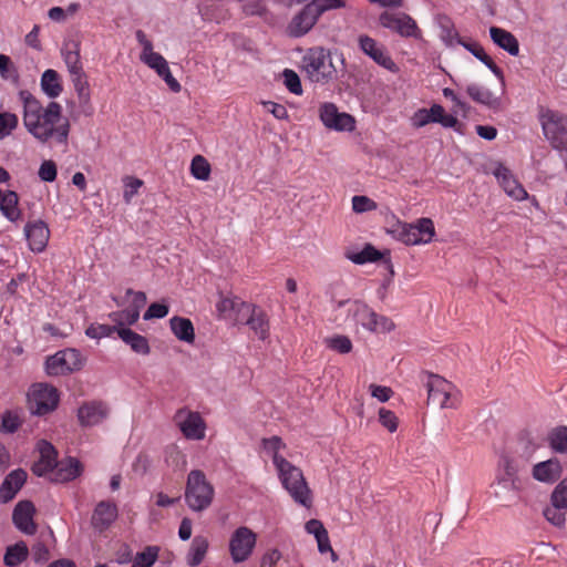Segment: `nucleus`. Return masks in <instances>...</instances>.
<instances>
[{"instance_id": "1", "label": "nucleus", "mask_w": 567, "mask_h": 567, "mask_svg": "<svg viewBox=\"0 0 567 567\" xmlns=\"http://www.w3.org/2000/svg\"><path fill=\"white\" fill-rule=\"evenodd\" d=\"M62 107L56 102H50L43 110L34 97L24 100L23 124L28 132L40 142H48L51 137H55L58 143H66L70 123L64 120L63 123L56 125L61 120Z\"/></svg>"}, {"instance_id": "2", "label": "nucleus", "mask_w": 567, "mask_h": 567, "mask_svg": "<svg viewBox=\"0 0 567 567\" xmlns=\"http://www.w3.org/2000/svg\"><path fill=\"white\" fill-rule=\"evenodd\" d=\"M300 69L315 84L326 85L337 79L330 51L322 47L307 49L301 58Z\"/></svg>"}, {"instance_id": "3", "label": "nucleus", "mask_w": 567, "mask_h": 567, "mask_svg": "<svg viewBox=\"0 0 567 567\" xmlns=\"http://www.w3.org/2000/svg\"><path fill=\"white\" fill-rule=\"evenodd\" d=\"M340 306H347L346 323L349 327L361 326L364 330L375 333L390 332L394 328V323L384 316L375 313L368 305L354 300L343 301Z\"/></svg>"}, {"instance_id": "4", "label": "nucleus", "mask_w": 567, "mask_h": 567, "mask_svg": "<svg viewBox=\"0 0 567 567\" xmlns=\"http://www.w3.org/2000/svg\"><path fill=\"white\" fill-rule=\"evenodd\" d=\"M276 470L284 488L291 498L299 505L310 507L312 502L311 492L301 470L288 461H280V465Z\"/></svg>"}, {"instance_id": "5", "label": "nucleus", "mask_w": 567, "mask_h": 567, "mask_svg": "<svg viewBox=\"0 0 567 567\" xmlns=\"http://www.w3.org/2000/svg\"><path fill=\"white\" fill-rule=\"evenodd\" d=\"M214 488L206 480L204 472L192 470L187 475L185 501L195 512L206 509L213 502Z\"/></svg>"}, {"instance_id": "6", "label": "nucleus", "mask_w": 567, "mask_h": 567, "mask_svg": "<svg viewBox=\"0 0 567 567\" xmlns=\"http://www.w3.org/2000/svg\"><path fill=\"white\" fill-rule=\"evenodd\" d=\"M539 120L544 135L551 146L567 153V115L548 109L540 113Z\"/></svg>"}, {"instance_id": "7", "label": "nucleus", "mask_w": 567, "mask_h": 567, "mask_svg": "<svg viewBox=\"0 0 567 567\" xmlns=\"http://www.w3.org/2000/svg\"><path fill=\"white\" fill-rule=\"evenodd\" d=\"M59 402L60 393L52 384L34 383L28 391L29 410L34 415L43 416L55 411Z\"/></svg>"}, {"instance_id": "8", "label": "nucleus", "mask_w": 567, "mask_h": 567, "mask_svg": "<svg viewBox=\"0 0 567 567\" xmlns=\"http://www.w3.org/2000/svg\"><path fill=\"white\" fill-rule=\"evenodd\" d=\"M427 401L441 409H453L458 403V392L455 386L439 374L427 373Z\"/></svg>"}, {"instance_id": "9", "label": "nucleus", "mask_w": 567, "mask_h": 567, "mask_svg": "<svg viewBox=\"0 0 567 567\" xmlns=\"http://www.w3.org/2000/svg\"><path fill=\"white\" fill-rule=\"evenodd\" d=\"M257 546V534L247 526L237 527L229 536L228 551L234 564L247 561Z\"/></svg>"}, {"instance_id": "10", "label": "nucleus", "mask_w": 567, "mask_h": 567, "mask_svg": "<svg viewBox=\"0 0 567 567\" xmlns=\"http://www.w3.org/2000/svg\"><path fill=\"white\" fill-rule=\"evenodd\" d=\"M173 421L186 440L202 441L205 439L207 424L198 411L182 406L175 412Z\"/></svg>"}, {"instance_id": "11", "label": "nucleus", "mask_w": 567, "mask_h": 567, "mask_svg": "<svg viewBox=\"0 0 567 567\" xmlns=\"http://www.w3.org/2000/svg\"><path fill=\"white\" fill-rule=\"evenodd\" d=\"M379 23L402 38L422 39V31L416 21L405 12L383 11L379 16Z\"/></svg>"}, {"instance_id": "12", "label": "nucleus", "mask_w": 567, "mask_h": 567, "mask_svg": "<svg viewBox=\"0 0 567 567\" xmlns=\"http://www.w3.org/2000/svg\"><path fill=\"white\" fill-rule=\"evenodd\" d=\"M83 367V358L76 349H64L49 357L45 361V371L49 375H62L78 371Z\"/></svg>"}, {"instance_id": "13", "label": "nucleus", "mask_w": 567, "mask_h": 567, "mask_svg": "<svg viewBox=\"0 0 567 567\" xmlns=\"http://www.w3.org/2000/svg\"><path fill=\"white\" fill-rule=\"evenodd\" d=\"M526 464L515 456L504 454L499 457L495 482L506 491L518 489V473Z\"/></svg>"}, {"instance_id": "14", "label": "nucleus", "mask_w": 567, "mask_h": 567, "mask_svg": "<svg viewBox=\"0 0 567 567\" xmlns=\"http://www.w3.org/2000/svg\"><path fill=\"white\" fill-rule=\"evenodd\" d=\"M319 118L327 128L337 132H351L355 127L353 116L339 112L337 105L331 102H324L320 105Z\"/></svg>"}, {"instance_id": "15", "label": "nucleus", "mask_w": 567, "mask_h": 567, "mask_svg": "<svg viewBox=\"0 0 567 567\" xmlns=\"http://www.w3.org/2000/svg\"><path fill=\"white\" fill-rule=\"evenodd\" d=\"M492 174L508 197L517 202L529 199V195L524 186L504 164L497 162L492 169Z\"/></svg>"}, {"instance_id": "16", "label": "nucleus", "mask_w": 567, "mask_h": 567, "mask_svg": "<svg viewBox=\"0 0 567 567\" xmlns=\"http://www.w3.org/2000/svg\"><path fill=\"white\" fill-rule=\"evenodd\" d=\"M358 42L361 51L372 59L378 65L391 73H398L400 71V68L392 60L384 45L378 43L374 39L365 34L360 35Z\"/></svg>"}, {"instance_id": "17", "label": "nucleus", "mask_w": 567, "mask_h": 567, "mask_svg": "<svg viewBox=\"0 0 567 567\" xmlns=\"http://www.w3.org/2000/svg\"><path fill=\"white\" fill-rule=\"evenodd\" d=\"M117 517L116 504L112 501H101L95 505L90 523L95 533L102 534L115 523Z\"/></svg>"}, {"instance_id": "18", "label": "nucleus", "mask_w": 567, "mask_h": 567, "mask_svg": "<svg viewBox=\"0 0 567 567\" xmlns=\"http://www.w3.org/2000/svg\"><path fill=\"white\" fill-rule=\"evenodd\" d=\"M24 236L29 248L33 252H42L49 243L50 229L45 221L41 219L28 221L24 226Z\"/></svg>"}, {"instance_id": "19", "label": "nucleus", "mask_w": 567, "mask_h": 567, "mask_svg": "<svg viewBox=\"0 0 567 567\" xmlns=\"http://www.w3.org/2000/svg\"><path fill=\"white\" fill-rule=\"evenodd\" d=\"M37 450L40 457L32 465L34 475L41 477L54 471L58 465V452L55 447L45 440H40L37 443Z\"/></svg>"}, {"instance_id": "20", "label": "nucleus", "mask_w": 567, "mask_h": 567, "mask_svg": "<svg viewBox=\"0 0 567 567\" xmlns=\"http://www.w3.org/2000/svg\"><path fill=\"white\" fill-rule=\"evenodd\" d=\"M319 17L310 6L307 3L290 21L287 32L292 38H300L306 35L317 23Z\"/></svg>"}, {"instance_id": "21", "label": "nucleus", "mask_w": 567, "mask_h": 567, "mask_svg": "<svg viewBox=\"0 0 567 567\" xmlns=\"http://www.w3.org/2000/svg\"><path fill=\"white\" fill-rule=\"evenodd\" d=\"M109 415V408L102 401L83 403L78 410V420L82 426H94L102 423Z\"/></svg>"}, {"instance_id": "22", "label": "nucleus", "mask_w": 567, "mask_h": 567, "mask_svg": "<svg viewBox=\"0 0 567 567\" xmlns=\"http://www.w3.org/2000/svg\"><path fill=\"white\" fill-rule=\"evenodd\" d=\"M35 507L30 501L19 502L12 513L14 526L25 535H33L37 532V525L33 516Z\"/></svg>"}, {"instance_id": "23", "label": "nucleus", "mask_w": 567, "mask_h": 567, "mask_svg": "<svg viewBox=\"0 0 567 567\" xmlns=\"http://www.w3.org/2000/svg\"><path fill=\"white\" fill-rule=\"evenodd\" d=\"M249 311L244 312L238 323L247 324L260 340L269 337V321L267 315L260 308L249 303Z\"/></svg>"}, {"instance_id": "24", "label": "nucleus", "mask_w": 567, "mask_h": 567, "mask_svg": "<svg viewBox=\"0 0 567 567\" xmlns=\"http://www.w3.org/2000/svg\"><path fill=\"white\" fill-rule=\"evenodd\" d=\"M27 472L22 468L10 472L0 485V503L6 504L14 498L27 481Z\"/></svg>"}, {"instance_id": "25", "label": "nucleus", "mask_w": 567, "mask_h": 567, "mask_svg": "<svg viewBox=\"0 0 567 567\" xmlns=\"http://www.w3.org/2000/svg\"><path fill=\"white\" fill-rule=\"evenodd\" d=\"M216 307L223 318L233 320L236 323L239 322L238 318L244 312L249 311V303L238 297H223Z\"/></svg>"}, {"instance_id": "26", "label": "nucleus", "mask_w": 567, "mask_h": 567, "mask_svg": "<svg viewBox=\"0 0 567 567\" xmlns=\"http://www.w3.org/2000/svg\"><path fill=\"white\" fill-rule=\"evenodd\" d=\"M466 93L476 103L482 104L489 110L498 111L502 105V101L496 96L489 89L472 83L466 87Z\"/></svg>"}, {"instance_id": "27", "label": "nucleus", "mask_w": 567, "mask_h": 567, "mask_svg": "<svg viewBox=\"0 0 567 567\" xmlns=\"http://www.w3.org/2000/svg\"><path fill=\"white\" fill-rule=\"evenodd\" d=\"M563 468L557 458L539 462L533 467V477L542 483H554L561 475Z\"/></svg>"}, {"instance_id": "28", "label": "nucleus", "mask_w": 567, "mask_h": 567, "mask_svg": "<svg viewBox=\"0 0 567 567\" xmlns=\"http://www.w3.org/2000/svg\"><path fill=\"white\" fill-rule=\"evenodd\" d=\"M80 51L81 43L76 40H66L62 44L61 56L70 74L84 71L81 62Z\"/></svg>"}, {"instance_id": "29", "label": "nucleus", "mask_w": 567, "mask_h": 567, "mask_svg": "<svg viewBox=\"0 0 567 567\" xmlns=\"http://www.w3.org/2000/svg\"><path fill=\"white\" fill-rule=\"evenodd\" d=\"M489 35L492 41L506 51L508 54L516 56L519 53V43L514 34H512L509 31L498 28V27H491L489 28Z\"/></svg>"}, {"instance_id": "30", "label": "nucleus", "mask_w": 567, "mask_h": 567, "mask_svg": "<svg viewBox=\"0 0 567 567\" xmlns=\"http://www.w3.org/2000/svg\"><path fill=\"white\" fill-rule=\"evenodd\" d=\"M55 482L65 483L75 480L82 473V465L75 457H66L62 461H58V465L54 468Z\"/></svg>"}, {"instance_id": "31", "label": "nucleus", "mask_w": 567, "mask_h": 567, "mask_svg": "<svg viewBox=\"0 0 567 567\" xmlns=\"http://www.w3.org/2000/svg\"><path fill=\"white\" fill-rule=\"evenodd\" d=\"M117 334L125 344L130 346L132 351L144 355H147L151 352L147 339L132 329L118 328Z\"/></svg>"}, {"instance_id": "32", "label": "nucleus", "mask_w": 567, "mask_h": 567, "mask_svg": "<svg viewBox=\"0 0 567 567\" xmlns=\"http://www.w3.org/2000/svg\"><path fill=\"white\" fill-rule=\"evenodd\" d=\"M198 11L204 20L217 23L228 17V11L220 0H204L198 4Z\"/></svg>"}, {"instance_id": "33", "label": "nucleus", "mask_w": 567, "mask_h": 567, "mask_svg": "<svg viewBox=\"0 0 567 567\" xmlns=\"http://www.w3.org/2000/svg\"><path fill=\"white\" fill-rule=\"evenodd\" d=\"M169 327L174 336L186 343H193L195 340V330L192 321L184 317H172L169 319Z\"/></svg>"}, {"instance_id": "34", "label": "nucleus", "mask_w": 567, "mask_h": 567, "mask_svg": "<svg viewBox=\"0 0 567 567\" xmlns=\"http://www.w3.org/2000/svg\"><path fill=\"white\" fill-rule=\"evenodd\" d=\"M462 47L471 52L477 60L485 64L492 73L504 82V73L499 66L486 54L484 48L476 42L462 43Z\"/></svg>"}, {"instance_id": "35", "label": "nucleus", "mask_w": 567, "mask_h": 567, "mask_svg": "<svg viewBox=\"0 0 567 567\" xmlns=\"http://www.w3.org/2000/svg\"><path fill=\"white\" fill-rule=\"evenodd\" d=\"M40 84L43 93L51 99L58 97L63 90L59 73L52 69L42 73Z\"/></svg>"}, {"instance_id": "36", "label": "nucleus", "mask_w": 567, "mask_h": 567, "mask_svg": "<svg viewBox=\"0 0 567 567\" xmlns=\"http://www.w3.org/2000/svg\"><path fill=\"white\" fill-rule=\"evenodd\" d=\"M18 205V194L13 190H7L0 200V212L8 220L17 221L21 216Z\"/></svg>"}, {"instance_id": "37", "label": "nucleus", "mask_w": 567, "mask_h": 567, "mask_svg": "<svg viewBox=\"0 0 567 567\" xmlns=\"http://www.w3.org/2000/svg\"><path fill=\"white\" fill-rule=\"evenodd\" d=\"M209 547V543L206 537L204 536H195L192 540V545L189 548V551L187 554V564L190 567H197L199 566Z\"/></svg>"}, {"instance_id": "38", "label": "nucleus", "mask_w": 567, "mask_h": 567, "mask_svg": "<svg viewBox=\"0 0 567 567\" xmlns=\"http://www.w3.org/2000/svg\"><path fill=\"white\" fill-rule=\"evenodd\" d=\"M29 556V548L24 542H18L8 546L3 556V563L8 567L21 565Z\"/></svg>"}, {"instance_id": "39", "label": "nucleus", "mask_w": 567, "mask_h": 567, "mask_svg": "<svg viewBox=\"0 0 567 567\" xmlns=\"http://www.w3.org/2000/svg\"><path fill=\"white\" fill-rule=\"evenodd\" d=\"M427 110L433 123H439L445 128H454L456 132L461 133L457 118L452 114H446L442 105L433 104Z\"/></svg>"}, {"instance_id": "40", "label": "nucleus", "mask_w": 567, "mask_h": 567, "mask_svg": "<svg viewBox=\"0 0 567 567\" xmlns=\"http://www.w3.org/2000/svg\"><path fill=\"white\" fill-rule=\"evenodd\" d=\"M412 228L415 230V237L420 245L431 243L435 235L434 224L430 218L417 219L416 223L412 224Z\"/></svg>"}, {"instance_id": "41", "label": "nucleus", "mask_w": 567, "mask_h": 567, "mask_svg": "<svg viewBox=\"0 0 567 567\" xmlns=\"http://www.w3.org/2000/svg\"><path fill=\"white\" fill-rule=\"evenodd\" d=\"M70 76L80 103L89 104L91 95L85 72L81 71L74 74H70Z\"/></svg>"}, {"instance_id": "42", "label": "nucleus", "mask_w": 567, "mask_h": 567, "mask_svg": "<svg viewBox=\"0 0 567 567\" xmlns=\"http://www.w3.org/2000/svg\"><path fill=\"white\" fill-rule=\"evenodd\" d=\"M262 450L271 457L275 467L280 465V461H287L279 454L280 450L285 447L279 436H271L262 440Z\"/></svg>"}, {"instance_id": "43", "label": "nucleus", "mask_w": 567, "mask_h": 567, "mask_svg": "<svg viewBox=\"0 0 567 567\" xmlns=\"http://www.w3.org/2000/svg\"><path fill=\"white\" fill-rule=\"evenodd\" d=\"M348 258L357 265H364L367 262H374L382 258V254L372 245H367L358 252L348 255Z\"/></svg>"}, {"instance_id": "44", "label": "nucleus", "mask_w": 567, "mask_h": 567, "mask_svg": "<svg viewBox=\"0 0 567 567\" xmlns=\"http://www.w3.org/2000/svg\"><path fill=\"white\" fill-rule=\"evenodd\" d=\"M565 506H559L555 502H550L549 506H546L543 511V515L547 522L556 527H564L566 524Z\"/></svg>"}, {"instance_id": "45", "label": "nucleus", "mask_w": 567, "mask_h": 567, "mask_svg": "<svg viewBox=\"0 0 567 567\" xmlns=\"http://www.w3.org/2000/svg\"><path fill=\"white\" fill-rule=\"evenodd\" d=\"M159 554L157 546H147L143 551L136 554L131 567H152Z\"/></svg>"}, {"instance_id": "46", "label": "nucleus", "mask_w": 567, "mask_h": 567, "mask_svg": "<svg viewBox=\"0 0 567 567\" xmlns=\"http://www.w3.org/2000/svg\"><path fill=\"white\" fill-rule=\"evenodd\" d=\"M550 447L558 453H567V426H558L548 434Z\"/></svg>"}, {"instance_id": "47", "label": "nucleus", "mask_w": 567, "mask_h": 567, "mask_svg": "<svg viewBox=\"0 0 567 567\" xmlns=\"http://www.w3.org/2000/svg\"><path fill=\"white\" fill-rule=\"evenodd\" d=\"M190 174L198 181H207L210 176L208 161L202 155L194 156L190 163Z\"/></svg>"}, {"instance_id": "48", "label": "nucleus", "mask_w": 567, "mask_h": 567, "mask_svg": "<svg viewBox=\"0 0 567 567\" xmlns=\"http://www.w3.org/2000/svg\"><path fill=\"white\" fill-rule=\"evenodd\" d=\"M109 317L117 328H126L125 326H133L138 320L140 313L137 310L124 309L114 311Z\"/></svg>"}, {"instance_id": "49", "label": "nucleus", "mask_w": 567, "mask_h": 567, "mask_svg": "<svg viewBox=\"0 0 567 567\" xmlns=\"http://www.w3.org/2000/svg\"><path fill=\"white\" fill-rule=\"evenodd\" d=\"M140 59L144 64L154 70L158 76L168 68L165 58L155 51L148 54H141Z\"/></svg>"}, {"instance_id": "50", "label": "nucleus", "mask_w": 567, "mask_h": 567, "mask_svg": "<svg viewBox=\"0 0 567 567\" xmlns=\"http://www.w3.org/2000/svg\"><path fill=\"white\" fill-rule=\"evenodd\" d=\"M117 329L118 328L116 326L92 323L86 328L85 334L91 339L100 340L102 338L111 337L114 332L117 333Z\"/></svg>"}, {"instance_id": "51", "label": "nucleus", "mask_w": 567, "mask_h": 567, "mask_svg": "<svg viewBox=\"0 0 567 567\" xmlns=\"http://www.w3.org/2000/svg\"><path fill=\"white\" fill-rule=\"evenodd\" d=\"M284 84L287 90L296 95L302 94V85L299 75L291 69H285L282 72Z\"/></svg>"}, {"instance_id": "52", "label": "nucleus", "mask_w": 567, "mask_h": 567, "mask_svg": "<svg viewBox=\"0 0 567 567\" xmlns=\"http://www.w3.org/2000/svg\"><path fill=\"white\" fill-rule=\"evenodd\" d=\"M394 231L396 233V238L403 244L420 245L419 239L415 237V230L412 228V224H399Z\"/></svg>"}, {"instance_id": "53", "label": "nucleus", "mask_w": 567, "mask_h": 567, "mask_svg": "<svg viewBox=\"0 0 567 567\" xmlns=\"http://www.w3.org/2000/svg\"><path fill=\"white\" fill-rule=\"evenodd\" d=\"M351 202L352 209L357 214L372 212L378 208V204L373 199L364 195H355L352 197Z\"/></svg>"}, {"instance_id": "54", "label": "nucleus", "mask_w": 567, "mask_h": 567, "mask_svg": "<svg viewBox=\"0 0 567 567\" xmlns=\"http://www.w3.org/2000/svg\"><path fill=\"white\" fill-rule=\"evenodd\" d=\"M309 3L319 18L326 11L346 7L344 0H311Z\"/></svg>"}, {"instance_id": "55", "label": "nucleus", "mask_w": 567, "mask_h": 567, "mask_svg": "<svg viewBox=\"0 0 567 567\" xmlns=\"http://www.w3.org/2000/svg\"><path fill=\"white\" fill-rule=\"evenodd\" d=\"M327 344L331 350L342 354L349 353L352 349L351 340L348 337L341 334L327 339Z\"/></svg>"}, {"instance_id": "56", "label": "nucleus", "mask_w": 567, "mask_h": 567, "mask_svg": "<svg viewBox=\"0 0 567 567\" xmlns=\"http://www.w3.org/2000/svg\"><path fill=\"white\" fill-rule=\"evenodd\" d=\"M441 38L447 45L466 43L460 38L458 32L450 21L446 24H441Z\"/></svg>"}, {"instance_id": "57", "label": "nucleus", "mask_w": 567, "mask_h": 567, "mask_svg": "<svg viewBox=\"0 0 567 567\" xmlns=\"http://www.w3.org/2000/svg\"><path fill=\"white\" fill-rule=\"evenodd\" d=\"M18 125V117L12 113H0V138H4L11 134V132Z\"/></svg>"}, {"instance_id": "58", "label": "nucleus", "mask_w": 567, "mask_h": 567, "mask_svg": "<svg viewBox=\"0 0 567 567\" xmlns=\"http://www.w3.org/2000/svg\"><path fill=\"white\" fill-rule=\"evenodd\" d=\"M124 182V193L123 198L126 204H130L132 198L138 193V189L142 187L143 182L138 178L127 176L123 179Z\"/></svg>"}, {"instance_id": "59", "label": "nucleus", "mask_w": 567, "mask_h": 567, "mask_svg": "<svg viewBox=\"0 0 567 567\" xmlns=\"http://www.w3.org/2000/svg\"><path fill=\"white\" fill-rule=\"evenodd\" d=\"M20 425L21 421L19 416L16 413L8 411L2 415L0 430L3 433L12 434L18 431Z\"/></svg>"}, {"instance_id": "60", "label": "nucleus", "mask_w": 567, "mask_h": 567, "mask_svg": "<svg viewBox=\"0 0 567 567\" xmlns=\"http://www.w3.org/2000/svg\"><path fill=\"white\" fill-rule=\"evenodd\" d=\"M39 178L47 183H52L55 181L58 175L56 165L53 161L48 159L43 161L40 165L38 172Z\"/></svg>"}, {"instance_id": "61", "label": "nucleus", "mask_w": 567, "mask_h": 567, "mask_svg": "<svg viewBox=\"0 0 567 567\" xmlns=\"http://www.w3.org/2000/svg\"><path fill=\"white\" fill-rule=\"evenodd\" d=\"M379 422L382 426H384L389 432L393 433L398 429V417L394 412L381 408L379 410Z\"/></svg>"}, {"instance_id": "62", "label": "nucleus", "mask_w": 567, "mask_h": 567, "mask_svg": "<svg viewBox=\"0 0 567 567\" xmlns=\"http://www.w3.org/2000/svg\"><path fill=\"white\" fill-rule=\"evenodd\" d=\"M550 502L567 508V477L561 480L550 495Z\"/></svg>"}, {"instance_id": "63", "label": "nucleus", "mask_w": 567, "mask_h": 567, "mask_svg": "<svg viewBox=\"0 0 567 567\" xmlns=\"http://www.w3.org/2000/svg\"><path fill=\"white\" fill-rule=\"evenodd\" d=\"M168 306L165 303L159 302H153L150 305L147 310L145 311L143 319L144 320H151V319H162L168 315Z\"/></svg>"}, {"instance_id": "64", "label": "nucleus", "mask_w": 567, "mask_h": 567, "mask_svg": "<svg viewBox=\"0 0 567 567\" xmlns=\"http://www.w3.org/2000/svg\"><path fill=\"white\" fill-rule=\"evenodd\" d=\"M281 558L282 554L279 549H269L261 557V567H277Z\"/></svg>"}]
</instances>
